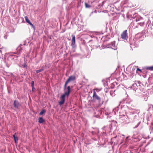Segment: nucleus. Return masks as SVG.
Masks as SVG:
<instances>
[{"instance_id":"nucleus-8","label":"nucleus","mask_w":153,"mask_h":153,"mask_svg":"<svg viewBox=\"0 0 153 153\" xmlns=\"http://www.w3.org/2000/svg\"><path fill=\"white\" fill-rule=\"evenodd\" d=\"M72 40L71 45H74L75 43V37L74 35H72Z\"/></svg>"},{"instance_id":"nucleus-6","label":"nucleus","mask_w":153,"mask_h":153,"mask_svg":"<svg viewBox=\"0 0 153 153\" xmlns=\"http://www.w3.org/2000/svg\"><path fill=\"white\" fill-rule=\"evenodd\" d=\"M13 105L16 108H18L19 105V104L17 101L15 100L14 102Z\"/></svg>"},{"instance_id":"nucleus-7","label":"nucleus","mask_w":153,"mask_h":153,"mask_svg":"<svg viewBox=\"0 0 153 153\" xmlns=\"http://www.w3.org/2000/svg\"><path fill=\"white\" fill-rule=\"evenodd\" d=\"M67 89L68 91L67 92H65L64 94L67 95V96H68L71 91V89L70 86H68L67 87Z\"/></svg>"},{"instance_id":"nucleus-1","label":"nucleus","mask_w":153,"mask_h":153,"mask_svg":"<svg viewBox=\"0 0 153 153\" xmlns=\"http://www.w3.org/2000/svg\"><path fill=\"white\" fill-rule=\"evenodd\" d=\"M127 30H124L121 34V37L122 39L124 40H127L128 37L127 33Z\"/></svg>"},{"instance_id":"nucleus-2","label":"nucleus","mask_w":153,"mask_h":153,"mask_svg":"<svg viewBox=\"0 0 153 153\" xmlns=\"http://www.w3.org/2000/svg\"><path fill=\"white\" fill-rule=\"evenodd\" d=\"M75 76H71L69 77L67 80L65 82L64 85V88H65L67 84L70 82L73 81L75 79Z\"/></svg>"},{"instance_id":"nucleus-16","label":"nucleus","mask_w":153,"mask_h":153,"mask_svg":"<svg viewBox=\"0 0 153 153\" xmlns=\"http://www.w3.org/2000/svg\"><path fill=\"white\" fill-rule=\"evenodd\" d=\"M140 122H139V123H138V124H137V126H136L135 128H137V127L140 124Z\"/></svg>"},{"instance_id":"nucleus-12","label":"nucleus","mask_w":153,"mask_h":153,"mask_svg":"<svg viewBox=\"0 0 153 153\" xmlns=\"http://www.w3.org/2000/svg\"><path fill=\"white\" fill-rule=\"evenodd\" d=\"M45 112V110H42L39 113V114L40 115H42Z\"/></svg>"},{"instance_id":"nucleus-15","label":"nucleus","mask_w":153,"mask_h":153,"mask_svg":"<svg viewBox=\"0 0 153 153\" xmlns=\"http://www.w3.org/2000/svg\"><path fill=\"white\" fill-rule=\"evenodd\" d=\"M43 70L42 69H40L39 70H37L36 71V72L37 73H39L41 72Z\"/></svg>"},{"instance_id":"nucleus-17","label":"nucleus","mask_w":153,"mask_h":153,"mask_svg":"<svg viewBox=\"0 0 153 153\" xmlns=\"http://www.w3.org/2000/svg\"><path fill=\"white\" fill-rule=\"evenodd\" d=\"M137 71H141V70L139 68H137Z\"/></svg>"},{"instance_id":"nucleus-4","label":"nucleus","mask_w":153,"mask_h":153,"mask_svg":"<svg viewBox=\"0 0 153 153\" xmlns=\"http://www.w3.org/2000/svg\"><path fill=\"white\" fill-rule=\"evenodd\" d=\"M25 21L27 22L33 28H35V26L33 25L30 22V20L28 19V18L27 16H25Z\"/></svg>"},{"instance_id":"nucleus-3","label":"nucleus","mask_w":153,"mask_h":153,"mask_svg":"<svg viewBox=\"0 0 153 153\" xmlns=\"http://www.w3.org/2000/svg\"><path fill=\"white\" fill-rule=\"evenodd\" d=\"M66 95L64 94L62 95L60 97L61 100L59 102V104L60 105H61L63 104L65 101V97Z\"/></svg>"},{"instance_id":"nucleus-5","label":"nucleus","mask_w":153,"mask_h":153,"mask_svg":"<svg viewBox=\"0 0 153 153\" xmlns=\"http://www.w3.org/2000/svg\"><path fill=\"white\" fill-rule=\"evenodd\" d=\"M92 97L93 98H94L95 99L99 100V101H100L101 100L100 98L97 95L95 91L94 92Z\"/></svg>"},{"instance_id":"nucleus-18","label":"nucleus","mask_w":153,"mask_h":153,"mask_svg":"<svg viewBox=\"0 0 153 153\" xmlns=\"http://www.w3.org/2000/svg\"><path fill=\"white\" fill-rule=\"evenodd\" d=\"M35 89L34 88H34H32V90H33V89Z\"/></svg>"},{"instance_id":"nucleus-9","label":"nucleus","mask_w":153,"mask_h":153,"mask_svg":"<svg viewBox=\"0 0 153 153\" xmlns=\"http://www.w3.org/2000/svg\"><path fill=\"white\" fill-rule=\"evenodd\" d=\"M16 134V133H15V134L13 135V136L14 138V139L15 143H17L18 139V137H16L15 136Z\"/></svg>"},{"instance_id":"nucleus-13","label":"nucleus","mask_w":153,"mask_h":153,"mask_svg":"<svg viewBox=\"0 0 153 153\" xmlns=\"http://www.w3.org/2000/svg\"><path fill=\"white\" fill-rule=\"evenodd\" d=\"M31 86L32 88H34V82L33 81H32V82L31 83Z\"/></svg>"},{"instance_id":"nucleus-14","label":"nucleus","mask_w":153,"mask_h":153,"mask_svg":"<svg viewBox=\"0 0 153 153\" xmlns=\"http://www.w3.org/2000/svg\"><path fill=\"white\" fill-rule=\"evenodd\" d=\"M85 7L86 8H88L90 7V5H89L88 4H87L86 3H85Z\"/></svg>"},{"instance_id":"nucleus-11","label":"nucleus","mask_w":153,"mask_h":153,"mask_svg":"<svg viewBox=\"0 0 153 153\" xmlns=\"http://www.w3.org/2000/svg\"><path fill=\"white\" fill-rule=\"evenodd\" d=\"M146 69L151 71H153V66L148 67L146 68Z\"/></svg>"},{"instance_id":"nucleus-10","label":"nucleus","mask_w":153,"mask_h":153,"mask_svg":"<svg viewBox=\"0 0 153 153\" xmlns=\"http://www.w3.org/2000/svg\"><path fill=\"white\" fill-rule=\"evenodd\" d=\"M44 121V120L42 117H39V122L40 123H42Z\"/></svg>"}]
</instances>
